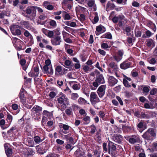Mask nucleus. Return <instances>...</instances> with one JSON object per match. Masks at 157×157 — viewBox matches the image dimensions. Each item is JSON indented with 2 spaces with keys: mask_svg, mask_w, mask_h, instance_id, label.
I'll return each instance as SVG.
<instances>
[{
  "mask_svg": "<svg viewBox=\"0 0 157 157\" xmlns=\"http://www.w3.org/2000/svg\"><path fill=\"white\" fill-rule=\"evenodd\" d=\"M33 140L35 142L36 144H39L40 142L42 141L43 140H41L40 137L38 136H34L33 138Z\"/></svg>",
  "mask_w": 157,
  "mask_h": 157,
  "instance_id": "obj_39",
  "label": "nucleus"
},
{
  "mask_svg": "<svg viewBox=\"0 0 157 157\" xmlns=\"http://www.w3.org/2000/svg\"><path fill=\"white\" fill-rule=\"evenodd\" d=\"M71 62L70 60L66 59L64 61V64L65 65H64V66L68 68L70 66L71 64Z\"/></svg>",
  "mask_w": 157,
  "mask_h": 157,
  "instance_id": "obj_48",
  "label": "nucleus"
},
{
  "mask_svg": "<svg viewBox=\"0 0 157 157\" xmlns=\"http://www.w3.org/2000/svg\"><path fill=\"white\" fill-rule=\"evenodd\" d=\"M39 69L38 67L36 66L29 73V75L31 77H37L39 74Z\"/></svg>",
  "mask_w": 157,
  "mask_h": 157,
  "instance_id": "obj_12",
  "label": "nucleus"
},
{
  "mask_svg": "<svg viewBox=\"0 0 157 157\" xmlns=\"http://www.w3.org/2000/svg\"><path fill=\"white\" fill-rule=\"evenodd\" d=\"M115 6L114 4L110 2H108L106 5V10L107 11H109L111 10L114 9Z\"/></svg>",
  "mask_w": 157,
  "mask_h": 157,
  "instance_id": "obj_24",
  "label": "nucleus"
},
{
  "mask_svg": "<svg viewBox=\"0 0 157 157\" xmlns=\"http://www.w3.org/2000/svg\"><path fill=\"white\" fill-rule=\"evenodd\" d=\"M135 36L136 37H140L141 35V32L138 29H135Z\"/></svg>",
  "mask_w": 157,
  "mask_h": 157,
  "instance_id": "obj_47",
  "label": "nucleus"
},
{
  "mask_svg": "<svg viewBox=\"0 0 157 157\" xmlns=\"http://www.w3.org/2000/svg\"><path fill=\"white\" fill-rule=\"evenodd\" d=\"M39 18L41 20H44L46 18V16L44 14H40L39 17Z\"/></svg>",
  "mask_w": 157,
  "mask_h": 157,
  "instance_id": "obj_63",
  "label": "nucleus"
},
{
  "mask_svg": "<svg viewBox=\"0 0 157 157\" xmlns=\"http://www.w3.org/2000/svg\"><path fill=\"white\" fill-rule=\"evenodd\" d=\"M99 84H102L105 83V80L103 77L102 75H99V76L97 77L95 80Z\"/></svg>",
  "mask_w": 157,
  "mask_h": 157,
  "instance_id": "obj_28",
  "label": "nucleus"
},
{
  "mask_svg": "<svg viewBox=\"0 0 157 157\" xmlns=\"http://www.w3.org/2000/svg\"><path fill=\"white\" fill-rule=\"evenodd\" d=\"M150 89L151 88L150 86H145L143 88V90L145 93H148Z\"/></svg>",
  "mask_w": 157,
  "mask_h": 157,
  "instance_id": "obj_51",
  "label": "nucleus"
},
{
  "mask_svg": "<svg viewBox=\"0 0 157 157\" xmlns=\"http://www.w3.org/2000/svg\"><path fill=\"white\" fill-rule=\"evenodd\" d=\"M43 5L45 8L49 10H52L54 8L53 6L50 4L49 2L48 1H44Z\"/></svg>",
  "mask_w": 157,
  "mask_h": 157,
  "instance_id": "obj_25",
  "label": "nucleus"
},
{
  "mask_svg": "<svg viewBox=\"0 0 157 157\" xmlns=\"http://www.w3.org/2000/svg\"><path fill=\"white\" fill-rule=\"evenodd\" d=\"M78 103L80 105H84L86 104H89V103H87V101L84 98H83L80 97L78 100Z\"/></svg>",
  "mask_w": 157,
  "mask_h": 157,
  "instance_id": "obj_32",
  "label": "nucleus"
},
{
  "mask_svg": "<svg viewBox=\"0 0 157 157\" xmlns=\"http://www.w3.org/2000/svg\"><path fill=\"white\" fill-rule=\"evenodd\" d=\"M78 105L76 104H73L71 106H70L67 109L65 112L66 114L68 115H71L73 114V111L76 108H77Z\"/></svg>",
  "mask_w": 157,
  "mask_h": 157,
  "instance_id": "obj_15",
  "label": "nucleus"
},
{
  "mask_svg": "<svg viewBox=\"0 0 157 157\" xmlns=\"http://www.w3.org/2000/svg\"><path fill=\"white\" fill-rule=\"evenodd\" d=\"M5 123V121L4 119H0V126L2 129H5L6 127L4 126Z\"/></svg>",
  "mask_w": 157,
  "mask_h": 157,
  "instance_id": "obj_43",
  "label": "nucleus"
},
{
  "mask_svg": "<svg viewBox=\"0 0 157 157\" xmlns=\"http://www.w3.org/2000/svg\"><path fill=\"white\" fill-rule=\"evenodd\" d=\"M69 84L72 86L73 89L75 90H79L80 88V84L77 83L75 82L72 81L69 82Z\"/></svg>",
  "mask_w": 157,
  "mask_h": 157,
  "instance_id": "obj_23",
  "label": "nucleus"
},
{
  "mask_svg": "<svg viewBox=\"0 0 157 157\" xmlns=\"http://www.w3.org/2000/svg\"><path fill=\"white\" fill-rule=\"evenodd\" d=\"M7 120H9V122L10 123V124L12 121V120H13L12 116L10 114H8L7 115Z\"/></svg>",
  "mask_w": 157,
  "mask_h": 157,
  "instance_id": "obj_57",
  "label": "nucleus"
},
{
  "mask_svg": "<svg viewBox=\"0 0 157 157\" xmlns=\"http://www.w3.org/2000/svg\"><path fill=\"white\" fill-rule=\"evenodd\" d=\"M71 17L68 13L66 14L64 17V19L65 20H69L71 19Z\"/></svg>",
  "mask_w": 157,
  "mask_h": 157,
  "instance_id": "obj_59",
  "label": "nucleus"
},
{
  "mask_svg": "<svg viewBox=\"0 0 157 157\" xmlns=\"http://www.w3.org/2000/svg\"><path fill=\"white\" fill-rule=\"evenodd\" d=\"M113 57L117 62H119L122 59V58L117 55H115L113 56Z\"/></svg>",
  "mask_w": 157,
  "mask_h": 157,
  "instance_id": "obj_46",
  "label": "nucleus"
},
{
  "mask_svg": "<svg viewBox=\"0 0 157 157\" xmlns=\"http://www.w3.org/2000/svg\"><path fill=\"white\" fill-rule=\"evenodd\" d=\"M131 65L130 62L125 61L120 64V67L121 69L125 70L129 68L130 67Z\"/></svg>",
  "mask_w": 157,
  "mask_h": 157,
  "instance_id": "obj_20",
  "label": "nucleus"
},
{
  "mask_svg": "<svg viewBox=\"0 0 157 157\" xmlns=\"http://www.w3.org/2000/svg\"><path fill=\"white\" fill-rule=\"evenodd\" d=\"M55 69L56 72H57L58 73H59L61 72L62 70V67L61 66H56Z\"/></svg>",
  "mask_w": 157,
  "mask_h": 157,
  "instance_id": "obj_60",
  "label": "nucleus"
},
{
  "mask_svg": "<svg viewBox=\"0 0 157 157\" xmlns=\"http://www.w3.org/2000/svg\"><path fill=\"white\" fill-rule=\"evenodd\" d=\"M146 45L148 47L153 48L155 46V41L151 39H147L146 40Z\"/></svg>",
  "mask_w": 157,
  "mask_h": 157,
  "instance_id": "obj_22",
  "label": "nucleus"
},
{
  "mask_svg": "<svg viewBox=\"0 0 157 157\" xmlns=\"http://www.w3.org/2000/svg\"><path fill=\"white\" fill-rule=\"evenodd\" d=\"M51 41L52 44L54 45H59L62 42L61 36H57L54 39L52 40Z\"/></svg>",
  "mask_w": 157,
  "mask_h": 157,
  "instance_id": "obj_17",
  "label": "nucleus"
},
{
  "mask_svg": "<svg viewBox=\"0 0 157 157\" xmlns=\"http://www.w3.org/2000/svg\"><path fill=\"white\" fill-rule=\"evenodd\" d=\"M6 144H4L6 153L8 156V157H11L12 154V150L10 148L6 147Z\"/></svg>",
  "mask_w": 157,
  "mask_h": 157,
  "instance_id": "obj_27",
  "label": "nucleus"
},
{
  "mask_svg": "<svg viewBox=\"0 0 157 157\" xmlns=\"http://www.w3.org/2000/svg\"><path fill=\"white\" fill-rule=\"evenodd\" d=\"M43 39L41 36H36V39L37 41L38 42H40L39 44V46L42 48H44V46L43 43L41 42L42 41Z\"/></svg>",
  "mask_w": 157,
  "mask_h": 157,
  "instance_id": "obj_29",
  "label": "nucleus"
},
{
  "mask_svg": "<svg viewBox=\"0 0 157 157\" xmlns=\"http://www.w3.org/2000/svg\"><path fill=\"white\" fill-rule=\"evenodd\" d=\"M62 128L63 130H62V132L64 134H67V131L69 130V126L67 124H62Z\"/></svg>",
  "mask_w": 157,
  "mask_h": 157,
  "instance_id": "obj_35",
  "label": "nucleus"
},
{
  "mask_svg": "<svg viewBox=\"0 0 157 157\" xmlns=\"http://www.w3.org/2000/svg\"><path fill=\"white\" fill-rule=\"evenodd\" d=\"M25 12L27 14L26 16H29L31 19H35L36 15V11L35 10L34 6L27 7L25 10Z\"/></svg>",
  "mask_w": 157,
  "mask_h": 157,
  "instance_id": "obj_3",
  "label": "nucleus"
},
{
  "mask_svg": "<svg viewBox=\"0 0 157 157\" xmlns=\"http://www.w3.org/2000/svg\"><path fill=\"white\" fill-rule=\"evenodd\" d=\"M47 73L50 75H52L53 73V70L52 68V66L50 65V66L49 67V68L48 69V71H47Z\"/></svg>",
  "mask_w": 157,
  "mask_h": 157,
  "instance_id": "obj_56",
  "label": "nucleus"
},
{
  "mask_svg": "<svg viewBox=\"0 0 157 157\" xmlns=\"http://www.w3.org/2000/svg\"><path fill=\"white\" fill-rule=\"evenodd\" d=\"M78 97V95L77 93H72L71 94V98L73 100H76Z\"/></svg>",
  "mask_w": 157,
  "mask_h": 157,
  "instance_id": "obj_45",
  "label": "nucleus"
},
{
  "mask_svg": "<svg viewBox=\"0 0 157 157\" xmlns=\"http://www.w3.org/2000/svg\"><path fill=\"white\" fill-rule=\"evenodd\" d=\"M34 8L36 11V10H37L38 11L39 13L40 14L42 13L43 11V10H42V9L39 7L37 6H34Z\"/></svg>",
  "mask_w": 157,
  "mask_h": 157,
  "instance_id": "obj_58",
  "label": "nucleus"
},
{
  "mask_svg": "<svg viewBox=\"0 0 157 157\" xmlns=\"http://www.w3.org/2000/svg\"><path fill=\"white\" fill-rule=\"evenodd\" d=\"M91 128L90 133L92 134H94L95 132L96 128L95 126L94 125H92L90 126Z\"/></svg>",
  "mask_w": 157,
  "mask_h": 157,
  "instance_id": "obj_55",
  "label": "nucleus"
},
{
  "mask_svg": "<svg viewBox=\"0 0 157 157\" xmlns=\"http://www.w3.org/2000/svg\"><path fill=\"white\" fill-rule=\"evenodd\" d=\"M19 97L20 99V101L22 104L25 103V100L27 98V93L25 90L23 88H21L20 90L19 94Z\"/></svg>",
  "mask_w": 157,
  "mask_h": 157,
  "instance_id": "obj_4",
  "label": "nucleus"
},
{
  "mask_svg": "<svg viewBox=\"0 0 157 157\" xmlns=\"http://www.w3.org/2000/svg\"><path fill=\"white\" fill-rule=\"evenodd\" d=\"M128 141L132 144H133L136 143H139L140 141V138L138 135H133L128 138Z\"/></svg>",
  "mask_w": 157,
  "mask_h": 157,
  "instance_id": "obj_10",
  "label": "nucleus"
},
{
  "mask_svg": "<svg viewBox=\"0 0 157 157\" xmlns=\"http://www.w3.org/2000/svg\"><path fill=\"white\" fill-rule=\"evenodd\" d=\"M106 31L105 28L101 25H100L97 26L96 28L95 33L97 35L105 32Z\"/></svg>",
  "mask_w": 157,
  "mask_h": 157,
  "instance_id": "obj_16",
  "label": "nucleus"
},
{
  "mask_svg": "<svg viewBox=\"0 0 157 157\" xmlns=\"http://www.w3.org/2000/svg\"><path fill=\"white\" fill-rule=\"evenodd\" d=\"M24 34V36L27 37H29L31 39V42L32 44H33V40L32 36L27 30H25Z\"/></svg>",
  "mask_w": 157,
  "mask_h": 157,
  "instance_id": "obj_31",
  "label": "nucleus"
},
{
  "mask_svg": "<svg viewBox=\"0 0 157 157\" xmlns=\"http://www.w3.org/2000/svg\"><path fill=\"white\" fill-rule=\"evenodd\" d=\"M157 94V89L154 88H152L150 93V94L151 95H154Z\"/></svg>",
  "mask_w": 157,
  "mask_h": 157,
  "instance_id": "obj_52",
  "label": "nucleus"
},
{
  "mask_svg": "<svg viewBox=\"0 0 157 157\" xmlns=\"http://www.w3.org/2000/svg\"><path fill=\"white\" fill-rule=\"evenodd\" d=\"M118 81L113 76H110L109 78L108 82L110 86H113L116 84Z\"/></svg>",
  "mask_w": 157,
  "mask_h": 157,
  "instance_id": "obj_19",
  "label": "nucleus"
},
{
  "mask_svg": "<svg viewBox=\"0 0 157 157\" xmlns=\"http://www.w3.org/2000/svg\"><path fill=\"white\" fill-rule=\"evenodd\" d=\"M19 26L17 25H13L10 27V30L13 35L19 36L21 34V31L19 29Z\"/></svg>",
  "mask_w": 157,
  "mask_h": 157,
  "instance_id": "obj_6",
  "label": "nucleus"
},
{
  "mask_svg": "<svg viewBox=\"0 0 157 157\" xmlns=\"http://www.w3.org/2000/svg\"><path fill=\"white\" fill-rule=\"evenodd\" d=\"M63 36L64 40L66 42L69 43H70L72 42V40L70 39L69 38H65V35L67 34V33L66 32L63 31Z\"/></svg>",
  "mask_w": 157,
  "mask_h": 157,
  "instance_id": "obj_40",
  "label": "nucleus"
},
{
  "mask_svg": "<svg viewBox=\"0 0 157 157\" xmlns=\"http://www.w3.org/2000/svg\"><path fill=\"white\" fill-rule=\"evenodd\" d=\"M58 102L62 105L67 106L69 104V101L67 98L64 95L59 97L57 99Z\"/></svg>",
  "mask_w": 157,
  "mask_h": 157,
  "instance_id": "obj_7",
  "label": "nucleus"
},
{
  "mask_svg": "<svg viewBox=\"0 0 157 157\" xmlns=\"http://www.w3.org/2000/svg\"><path fill=\"white\" fill-rule=\"evenodd\" d=\"M117 100L119 102L120 104L121 105H123V103L122 99L119 96H117L116 97Z\"/></svg>",
  "mask_w": 157,
  "mask_h": 157,
  "instance_id": "obj_62",
  "label": "nucleus"
},
{
  "mask_svg": "<svg viewBox=\"0 0 157 157\" xmlns=\"http://www.w3.org/2000/svg\"><path fill=\"white\" fill-rule=\"evenodd\" d=\"M47 157H59V155L58 154L53 153L48 155Z\"/></svg>",
  "mask_w": 157,
  "mask_h": 157,
  "instance_id": "obj_64",
  "label": "nucleus"
},
{
  "mask_svg": "<svg viewBox=\"0 0 157 157\" xmlns=\"http://www.w3.org/2000/svg\"><path fill=\"white\" fill-rule=\"evenodd\" d=\"M145 34H143L142 35V37L143 38H146L147 37H150L153 35V33L148 30H147L145 32Z\"/></svg>",
  "mask_w": 157,
  "mask_h": 157,
  "instance_id": "obj_36",
  "label": "nucleus"
},
{
  "mask_svg": "<svg viewBox=\"0 0 157 157\" xmlns=\"http://www.w3.org/2000/svg\"><path fill=\"white\" fill-rule=\"evenodd\" d=\"M112 139L113 141L118 144L121 143L123 140L122 136L117 134H114L112 136Z\"/></svg>",
  "mask_w": 157,
  "mask_h": 157,
  "instance_id": "obj_13",
  "label": "nucleus"
},
{
  "mask_svg": "<svg viewBox=\"0 0 157 157\" xmlns=\"http://www.w3.org/2000/svg\"><path fill=\"white\" fill-rule=\"evenodd\" d=\"M101 47L102 48L106 49L110 48L108 44L107 43H103L101 44Z\"/></svg>",
  "mask_w": 157,
  "mask_h": 157,
  "instance_id": "obj_61",
  "label": "nucleus"
},
{
  "mask_svg": "<svg viewBox=\"0 0 157 157\" xmlns=\"http://www.w3.org/2000/svg\"><path fill=\"white\" fill-rule=\"evenodd\" d=\"M131 28L130 26H126L123 29V33L128 36L131 35Z\"/></svg>",
  "mask_w": 157,
  "mask_h": 157,
  "instance_id": "obj_26",
  "label": "nucleus"
},
{
  "mask_svg": "<svg viewBox=\"0 0 157 157\" xmlns=\"http://www.w3.org/2000/svg\"><path fill=\"white\" fill-rule=\"evenodd\" d=\"M95 4L94 0H89L88 2V5L89 7H92L94 6V10L96 11V9L94 6Z\"/></svg>",
  "mask_w": 157,
  "mask_h": 157,
  "instance_id": "obj_37",
  "label": "nucleus"
},
{
  "mask_svg": "<svg viewBox=\"0 0 157 157\" xmlns=\"http://www.w3.org/2000/svg\"><path fill=\"white\" fill-rule=\"evenodd\" d=\"M118 70V67L117 64L114 62H111L109 64L108 71L111 72V71H117Z\"/></svg>",
  "mask_w": 157,
  "mask_h": 157,
  "instance_id": "obj_11",
  "label": "nucleus"
},
{
  "mask_svg": "<svg viewBox=\"0 0 157 157\" xmlns=\"http://www.w3.org/2000/svg\"><path fill=\"white\" fill-rule=\"evenodd\" d=\"M94 17L93 20L92 21V23L93 24H95L97 23L99 21V17L98 13L97 12H95L94 13Z\"/></svg>",
  "mask_w": 157,
  "mask_h": 157,
  "instance_id": "obj_38",
  "label": "nucleus"
},
{
  "mask_svg": "<svg viewBox=\"0 0 157 157\" xmlns=\"http://www.w3.org/2000/svg\"><path fill=\"white\" fill-rule=\"evenodd\" d=\"M49 25L53 28H55L56 27L57 24L56 22L54 20H51L49 22Z\"/></svg>",
  "mask_w": 157,
  "mask_h": 157,
  "instance_id": "obj_44",
  "label": "nucleus"
},
{
  "mask_svg": "<svg viewBox=\"0 0 157 157\" xmlns=\"http://www.w3.org/2000/svg\"><path fill=\"white\" fill-rule=\"evenodd\" d=\"M54 36V33L53 31L48 30L46 36L48 37L51 38Z\"/></svg>",
  "mask_w": 157,
  "mask_h": 157,
  "instance_id": "obj_53",
  "label": "nucleus"
},
{
  "mask_svg": "<svg viewBox=\"0 0 157 157\" xmlns=\"http://www.w3.org/2000/svg\"><path fill=\"white\" fill-rule=\"evenodd\" d=\"M101 38H107L108 39H112V36L110 33L109 32L107 33L101 37Z\"/></svg>",
  "mask_w": 157,
  "mask_h": 157,
  "instance_id": "obj_34",
  "label": "nucleus"
},
{
  "mask_svg": "<svg viewBox=\"0 0 157 157\" xmlns=\"http://www.w3.org/2000/svg\"><path fill=\"white\" fill-rule=\"evenodd\" d=\"M135 149L136 151H138L141 152L143 151V150L141 147V146L139 144L136 145L135 146Z\"/></svg>",
  "mask_w": 157,
  "mask_h": 157,
  "instance_id": "obj_49",
  "label": "nucleus"
},
{
  "mask_svg": "<svg viewBox=\"0 0 157 157\" xmlns=\"http://www.w3.org/2000/svg\"><path fill=\"white\" fill-rule=\"evenodd\" d=\"M99 85V84L95 81L89 86V87L92 90H95Z\"/></svg>",
  "mask_w": 157,
  "mask_h": 157,
  "instance_id": "obj_30",
  "label": "nucleus"
},
{
  "mask_svg": "<svg viewBox=\"0 0 157 157\" xmlns=\"http://www.w3.org/2000/svg\"><path fill=\"white\" fill-rule=\"evenodd\" d=\"M42 108L37 105H35L32 108V110L33 111H35L36 112H37L38 111H41Z\"/></svg>",
  "mask_w": 157,
  "mask_h": 157,
  "instance_id": "obj_42",
  "label": "nucleus"
},
{
  "mask_svg": "<svg viewBox=\"0 0 157 157\" xmlns=\"http://www.w3.org/2000/svg\"><path fill=\"white\" fill-rule=\"evenodd\" d=\"M21 25L24 26V27L28 30L31 29V28L29 25V24L28 22L27 21H22L21 22Z\"/></svg>",
  "mask_w": 157,
  "mask_h": 157,
  "instance_id": "obj_33",
  "label": "nucleus"
},
{
  "mask_svg": "<svg viewBox=\"0 0 157 157\" xmlns=\"http://www.w3.org/2000/svg\"><path fill=\"white\" fill-rule=\"evenodd\" d=\"M108 146V153L112 157H116L117 155V148L115 144L109 141Z\"/></svg>",
  "mask_w": 157,
  "mask_h": 157,
  "instance_id": "obj_2",
  "label": "nucleus"
},
{
  "mask_svg": "<svg viewBox=\"0 0 157 157\" xmlns=\"http://www.w3.org/2000/svg\"><path fill=\"white\" fill-rule=\"evenodd\" d=\"M83 120L85 122V124H87L90 122V117L88 116H86L84 118Z\"/></svg>",
  "mask_w": 157,
  "mask_h": 157,
  "instance_id": "obj_54",
  "label": "nucleus"
},
{
  "mask_svg": "<svg viewBox=\"0 0 157 157\" xmlns=\"http://www.w3.org/2000/svg\"><path fill=\"white\" fill-rule=\"evenodd\" d=\"M90 101L92 104H95L100 101V100L96 93L92 92L90 96Z\"/></svg>",
  "mask_w": 157,
  "mask_h": 157,
  "instance_id": "obj_8",
  "label": "nucleus"
},
{
  "mask_svg": "<svg viewBox=\"0 0 157 157\" xmlns=\"http://www.w3.org/2000/svg\"><path fill=\"white\" fill-rule=\"evenodd\" d=\"M75 157H86L85 152L82 148L77 150L75 152Z\"/></svg>",
  "mask_w": 157,
  "mask_h": 157,
  "instance_id": "obj_14",
  "label": "nucleus"
},
{
  "mask_svg": "<svg viewBox=\"0 0 157 157\" xmlns=\"http://www.w3.org/2000/svg\"><path fill=\"white\" fill-rule=\"evenodd\" d=\"M155 136V130L153 128H150L142 135V137L147 140H152Z\"/></svg>",
  "mask_w": 157,
  "mask_h": 157,
  "instance_id": "obj_1",
  "label": "nucleus"
},
{
  "mask_svg": "<svg viewBox=\"0 0 157 157\" xmlns=\"http://www.w3.org/2000/svg\"><path fill=\"white\" fill-rule=\"evenodd\" d=\"M144 108L146 109H152L154 108L153 105V104L151 103H150L149 104L145 103L144 104Z\"/></svg>",
  "mask_w": 157,
  "mask_h": 157,
  "instance_id": "obj_41",
  "label": "nucleus"
},
{
  "mask_svg": "<svg viewBox=\"0 0 157 157\" xmlns=\"http://www.w3.org/2000/svg\"><path fill=\"white\" fill-rule=\"evenodd\" d=\"M124 78L123 80V83L124 86L127 87H130L131 86V83H129L128 81H131V79L130 78L127 77L124 75Z\"/></svg>",
  "mask_w": 157,
  "mask_h": 157,
  "instance_id": "obj_18",
  "label": "nucleus"
},
{
  "mask_svg": "<svg viewBox=\"0 0 157 157\" xmlns=\"http://www.w3.org/2000/svg\"><path fill=\"white\" fill-rule=\"evenodd\" d=\"M35 152L31 149H28L27 150V156L29 157L30 156H32L34 154Z\"/></svg>",
  "mask_w": 157,
  "mask_h": 157,
  "instance_id": "obj_50",
  "label": "nucleus"
},
{
  "mask_svg": "<svg viewBox=\"0 0 157 157\" xmlns=\"http://www.w3.org/2000/svg\"><path fill=\"white\" fill-rule=\"evenodd\" d=\"M13 42L15 43H14V46L16 48L17 50L18 51H20L21 50H22V47L21 46H17V44H16V42H22L19 39L16 38V37H13Z\"/></svg>",
  "mask_w": 157,
  "mask_h": 157,
  "instance_id": "obj_21",
  "label": "nucleus"
},
{
  "mask_svg": "<svg viewBox=\"0 0 157 157\" xmlns=\"http://www.w3.org/2000/svg\"><path fill=\"white\" fill-rule=\"evenodd\" d=\"M35 101L33 99L32 97L30 95L27 96V98L25 100V103L22 104L25 107L28 109H30L32 105L34 104Z\"/></svg>",
  "mask_w": 157,
  "mask_h": 157,
  "instance_id": "obj_5",
  "label": "nucleus"
},
{
  "mask_svg": "<svg viewBox=\"0 0 157 157\" xmlns=\"http://www.w3.org/2000/svg\"><path fill=\"white\" fill-rule=\"evenodd\" d=\"M106 85H102L100 86L98 89L97 92L100 98H102L105 94Z\"/></svg>",
  "mask_w": 157,
  "mask_h": 157,
  "instance_id": "obj_9",
  "label": "nucleus"
}]
</instances>
